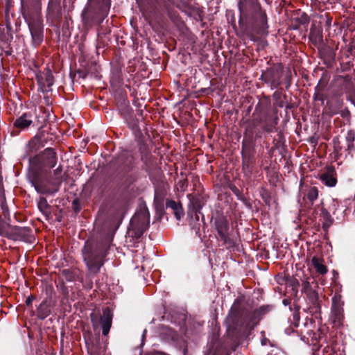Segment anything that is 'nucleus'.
Listing matches in <instances>:
<instances>
[{
  "label": "nucleus",
  "instance_id": "13",
  "mask_svg": "<svg viewBox=\"0 0 355 355\" xmlns=\"http://www.w3.org/2000/svg\"><path fill=\"white\" fill-rule=\"evenodd\" d=\"M311 263L316 270V271L321 275L327 273V270L326 266L323 264V261L316 257H313L311 259Z\"/></svg>",
  "mask_w": 355,
  "mask_h": 355
},
{
  "label": "nucleus",
  "instance_id": "9",
  "mask_svg": "<svg viewBox=\"0 0 355 355\" xmlns=\"http://www.w3.org/2000/svg\"><path fill=\"white\" fill-rule=\"evenodd\" d=\"M101 320L102 323L103 334L106 336L110 331L112 320V314L108 308L103 309Z\"/></svg>",
  "mask_w": 355,
  "mask_h": 355
},
{
  "label": "nucleus",
  "instance_id": "1",
  "mask_svg": "<svg viewBox=\"0 0 355 355\" xmlns=\"http://www.w3.org/2000/svg\"><path fill=\"white\" fill-rule=\"evenodd\" d=\"M110 0H88V3L82 12L83 24L90 27L100 24L107 16Z\"/></svg>",
  "mask_w": 355,
  "mask_h": 355
},
{
  "label": "nucleus",
  "instance_id": "18",
  "mask_svg": "<svg viewBox=\"0 0 355 355\" xmlns=\"http://www.w3.org/2000/svg\"><path fill=\"white\" fill-rule=\"evenodd\" d=\"M322 214L324 220L323 227H329L333 223V219L331 218V215L326 209L322 210Z\"/></svg>",
  "mask_w": 355,
  "mask_h": 355
},
{
  "label": "nucleus",
  "instance_id": "22",
  "mask_svg": "<svg viewBox=\"0 0 355 355\" xmlns=\"http://www.w3.org/2000/svg\"><path fill=\"white\" fill-rule=\"evenodd\" d=\"M47 202L45 198H40L38 202V207L40 210L43 211L47 207Z\"/></svg>",
  "mask_w": 355,
  "mask_h": 355
},
{
  "label": "nucleus",
  "instance_id": "4",
  "mask_svg": "<svg viewBox=\"0 0 355 355\" xmlns=\"http://www.w3.org/2000/svg\"><path fill=\"white\" fill-rule=\"evenodd\" d=\"M150 223L149 212L142 209L137 212L132 218L130 224V230L133 231L135 237H140L148 229Z\"/></svg>",
  "mask_w": 355,
  "mask_h": 355
},
{
  "label": "nucleus",
  "instance_id": "20",
  "mask_svg": "<svg viewBox=\"0 0 355 355\" xmlns=\"http://www.w3.org/2000/svg\"><path fill=\"white\" fill-rule=\"evenodd\" d=\"M1 209L2 210V212H3V214L5 218H8L9 217V211H8V206L4 200V199L2 198H1Z\"/></svg>",
  "mask_w": 355,
  "mask_h": 355
},
{
  "label": "nucleus",
  "instance_id": "24",
  "mask_svg": "<svg viewBox=\"0 0 355 355\" xmlns=\"http://www.w3.org/2000/svg\"><path fill=\"white\" fill-rule=\"evenodd\" d=\"M272 128H273V126H271V127H266L265 129L268 131V132H271L272 130Z\"/></svg>",
  "mask_w": 355,
  "mask_h": 355
},
{
  "label": "nucleus",
  "instance_id": "10",
  "mask_svg": "<svg viewBox=\"0 0 355 355\" xmlns=\"http://www.w3.org/2000/svg\"><path fill=\"white\" fill-rule=\"evenodd\" d=\"M32 122L31 115L25 113L15 121V125L19 128H25L28 127Z\"/></svg>",
  "mask_w": 355,
  "mask_h": 355
},
{
  "label": "nucleus",
  "instance_id": "3",
  "mask_svg": "<svg viewBox=\"0 0 355 355\" xmlns=\"http://www.w3.org/2000/svg\"><path fill=\"white\" fill-rule=\"evenodd\" d=\"M83 256L89 272L97 274L104 264L106 252L103 248L94 247L87 242L83 249Z\"/></svg>",
  "mask_w": 355,
  "mask_h": 355
},
{
  "label": "nucleus",
  "instance_id": "6",
  "mask_svg": "<svg viewBox=\"0 0 355 355\" xmlns=\"http://www.w3.org/2000/svg\"><path fill=\"white\" fill-rule=\"evenodd\" d=\"M10 239L23 241L30 243H33L35 241L32 230L28 227L13 226L11 229Z\"/></svg>",
  "mask_w": 355,
  "mask_h": 355
},
{
  "label": "nucleus",
  "instance_id": "16",
  "mask_svg": "<svg viewBox=\"0 0 355 355\" xmlns=\"http://www.w3.org/2000/svg\"><path fill=\"white\" fill-rule=\"evenodd\" d=\"M35 190L41 193H51L52 191L44 186L43 183L37 178L32 181Z\"/></svg>",
  "mask_w": 355,
  "mask_h": 355
},
{
  "label": "nucleus",
  "instance_id": "19",
  "mask_svg": "<svg viewBox=\"0 0 355 355\" xmlns=\"http://www.w3.org/2000/svg\"><path fill=\"white\" fill-rule=\"evenodd\" d=\"M318 189L316 187H311L309 191H308V193H307V198L308 199L311 201V202H313L314 200H315L317 198H318Z\"/></svg>",
  "mask_w": 355,
  "mask_h": 355
},
{
  "label": "nucleus",
  "instance_id": "21",
  "mask_svg": "<svg viewBox=\"0 0 355 355\" xmlns=\"http://www.w3.org/2000/svg\"><path fill=\"white\" fill-rule=\"evenodd\" d=\"M354 134L352 132H348L347 136L346 137V140L347 142V147L349 149L353 147V141H354Z\"/></svg>",
  "mask_w": 355,
  "mask_h": 355
},
{
  "label": "nucleus",
  "instance_id": "17",
  "mask_svg": "<svg viewBox=\"0 0 355 355\" xmlns=\"http://www.w3.org/2000/svg\"><path fill=\"white\" fill-rule=\"evenodd\" d=\"M12 227L0 220V235L10 239Z\"/></svg>",
  "mask_w": 355,
  "mask_h": 355
},
{
  "label": "nucleus",
  "instance_id": "7",
  "mask_svg": "<svg viewBox=\"0 0 355 355\" xmlns=\"http://www.w3.org/2000/svg\"><path fill=\"white\" fill-rule=\"evenodd\" d=\"M29 30L32 36L34 46L39 45L43 41V28L39 19L28 23Z\"/></svg>",
  "mask_w": 355,
  "mask_h": 355
},
{
  "label": "nucleus",
  "instance_id": "12",
  "mask_svg": "<svg viewBox=\"0 0 355 355\" xmlns=\"http://www.w3.org/2000/svg\"><path fill=\"white\" fill-rule=\"evenodd\" d=\"M216 228L219 236L224 240L226 239L228 231V224L225 219H220L216 222Z\"/></svg>",
  "mask_w": 355,
  "mask_h": 355
},
{
  "label": "nucleus",
  "instance_id": "11",
  "mask_svg": "<svg viewBox=\"0 0 355 355\" xmlns=\"http://www.w3.org/2000/svg\"><path fill=\"white\" fill-rule=\"evenodd\" d=\"M166 208L171 209L178 220H180L183 215L182 208L180 204L176 202L174 200H168L166 204Z\"/></svg>",
  "mask_w": 355,
  "mask_h": 355
},
{
  "label": "nucleus",
  "instance_id": "15",
  "mask_svg": "<svg viewBox=\"0 0 355 355\" xmlns=\"http://www.w3.org/2000/svg\"><path fill=\"white\" fill-rule=\"evenodd\" d=\"M320 179L324 184L328 187H334L336 184V179L329 173L321 174Z\"/></svg>",
  "mask_w": 355,
  "mask_h": 355
},
{
  "label": "nucleus",
  "instance_id": "8",
  "mask_svg": "<svg viewBox=\"0 0 355 355\" xmlns=\"http://www.w3.org/2000/svg\"><path fill=\"white\" fill-rule=\"evenodd\" d=\"M37 82L43 92H48L53 85V76L51 71L46 69L42 73L37 76Z\"/></svg>",
  "mask_w": 355,
  "mask_h": 355
},
{
  "label": "nucleus",
  "instance_id": "14",
  "mask_svg": "<svg viewBox=\"0 0 355 355\" xmlns=\"http://www.w3.org/2000/svg\"><path fill=\"white\" fill-rule=\"evenodd\" d=\"M266 78L270 81L273 85H278L280 79V75L277 69L267 71L264 74Z\"/></svg>",
  "mask_w": 355,
  "mask_h": 355
},
{
  "label": "nucleus",
  "instance_id": "25",
  "mask_svg": "<svg viewBox=\"0 0 355 355\" xmlns=\"http://www.w3.org/2000/svg\"><path fill=\"white\" fill-rule=\"evenodd\" d=\"M61 172V169L58 168L57 169L55 170V173L57 175L58 174V173H60Z\"/></svg>",
  "mask_w": 355,
  "mask_h": 355
},
{
  "label": "nucleus",
  "instance_id": "2",
  "mask_svg": "<svg viewBox=\"0 0 355 355\" xmlns=\"http://www.w3.org/2000/svg\"><path fill=\"white\" fill-rule=\"evenodd\" d=\"M241 14L246 17L248 12L252 15L254 28L258 33H264L268 28L266 14L261 10L257 0H244L239 6Z\"/></svg>",
  "mask_w": 355,
  "mask_h": 355
},
{
  "label": "nucleus",
  "instance_id": "5",
  "mask_svg": "<svg viewBox=\"0 0 355 355\" xmlns=\"http://www.w3.org/2000/svg\"><path fill=\"white\" fill-rule=\"evenodd\" d=\"M57 162L56 155L52 148H46L42 154L33 159V165L40 164L42 171H46V168H51L55 166Z\"/></svg>",
  "mask_w": 355,
  "mask_h": 355
},
{
  "label": "nucleus",
  "instance_id": "26",
  "mask_svg": "<svg viewBox=\"0 0 355 355\" xmlns=\"http://www.w3.org/2000/svg\"><path fill=\"white\" fill-rule=\"evenodd\" d=\"M128 159H129V160H128V163H130V162H131V160H132V157H128Z\"/></svg>",
  "mask_w": 355,
  "mask_h": 355
},
{
  "label": "nucleus",
  "instance_id": "23",
  "mask_svg": "<svg viewBox=\"0 0 355 355\" xmlns=\"http://www.w3.org/2000/svg\"><path fill=\"white\" fill-rule=\"evenodd\" d=\"M303 287L305 290H308L310 288V284L308 282L305 281L302 283Z\"/></svg>",
  "mask_w": 355,
  "mask_h": 355
}]
</instances>
